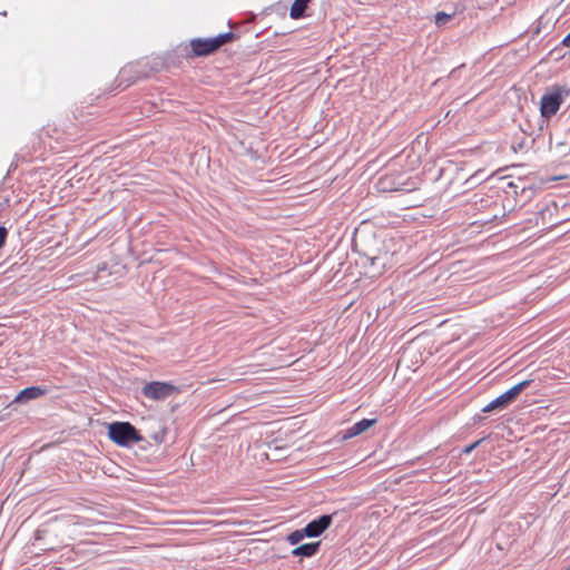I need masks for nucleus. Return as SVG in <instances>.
I'll return each instance as SVG.
<instances>
[{"mask_svg":"<svg viewBox=\"0 0 570 570\" xmlns=\"http://www.w3.org/2000/svg\"><path fill=\"white\" fill-rule=\"evenodd\" d=\"M107 435L112 443L127 449H130L135 444L144 441V436L140 431L127 421H115L109 423Z\"/></svg>","mask_w":570,"mask_h":570,"instance_id":"1","label":"nucleus"},{"mask_svg":"<svg viewBox=\"0 0 570 570\" xmlns=\"http://www.w3.org/2000/svg\"><path fill=\"white\" fill-rule=\"evenodd\" d=\"M570 96V89L566 86H552L540 100L541 117L549 119L560 109L562 102Z\"/></svg>","mask_w":570,"mask_h":570,"instance_id":"2","label":"nucleus"},{"mask_svg":"<svg viewBox=\"0 0 570 570\" xmlns=\"http://www.w3.org/2000/svg\"><path fill=\"white\" fill-rule=\"evenodd\" d=\"M532 383V380H523L513 386H511L509 390L493 399L491 402H489L485 406L482 407V413H492V412H501L509 407L511 403H513L518 396L530 386Z\"/></svg>","mask_w":570,"mask_h":570,"instance_id":"3","label":"nucleus"},{"mask_svg":"<svg viewBox=\"0 0 570 570\" xmlns=\"http://www.w3.org/2000/svg\"><path fill=\"white\" fill-rule=\"evenodd\" d=\"M178 391V387L169 382L151 381L142 387V394L154 401H163Z\"/></svg>","mask_w":570,"mask_h":570,"instance_id":"4","label":"nucleus"},{"mask_svg":"<svg viewBox=\"0 0 570 570\" xmlns=\"http://www.w3.org/2000/svg\"><path fill=\"white\" fill-rule=\"evenodd\" d=\"M376 188L382 193L391 191H410L411 187L406 186L404 175L402 174H385L379 177L376 181Z\"/></svg>","mask_w":570,"mask_h":570,"instance_id":"5","label":"nucleus"},{"mask_svg":"<svg viewBox=\"0 0 570 570\" xmlns=\"http://www.w3.org/2000/svg\"><path fill=\"white\" fill-rule=\"evenodd\" d=\"M190 48H186V58L193 59L198 57H208L215 53L216 48L212 37L208 38H194L190 40Z\"/></svg>","mask_w":570,"mask_h":570,"instance_id":"6","label":"nucleus"},{"mask_svg":"<svg viewBox=\"0 0 570 570\" xmlns=\"http://www.w3.org/2000/svg\"><path fill=\"white\" fill-rule=\"evenodd\" d=\"M336 512L331 514H321L320 517L311 520L305 527L304 530L306 532L307 538H318L321 537L332 524L333 518Z\"/></svg>","mask_w":570,"mask_h":570,"instance_id":"7","label":"nucleus"},{"mask_svg":"<svg viewBox=\"0 0 570 570\" xmlns=\"http://www.w3.org/2000/svg\"><path fill=\"white\" fill-rule=\"evenodd\" d=\"M377 422V419H362L338 433L342 441L361 435Z\"/></svg>","mask_w":570,"mask_h":570,"instance_id":"8","label":"nucleus"},{"mask_svg":"<svg viewBox=\"0 0 570 570\" xmlns=\"http://www.w3.org/2000/svg\"><path fill=\"white\" fill-rule=\"evenodd\" d=\"M48 393L46 386L31 385L22 389L13 399L12 403L27 404L32 400H37Z\"/></svg>","mask_w":570,"mask_h":570,"instance_id":"9","label":"nucleus"},{"mask_svg":"<svg viewBox=\"0 0 570 570\" xmlns=\"http://www.w3.org/2000/svg\"><path fill=\"white\" fill-rule=\"evenodd\" d=\"M508 188L515 195L521 196L524 202L530 200L535 191L538 190V187L533 184H529L524 179H518L517 181H509Z\"/></svg>","mask_w":570,"mask_h":570,"instance_id":"10","label":"nucleus"},{"mask_svg":"<svg viewBox=\"0 0 570 570\" xmlns=\"http://www.w3.org/2000/svg\"><path fill=\"white\" fill-rule=\"evenodd\" d=\"M321 546H322V541L303 543V544L296 546L291 551V554L293 557H299V558H312L318 553Z\"/></svg>","mask_w":570,"mask_h":570,"instance_id":"11","label":"nucleus"},{"mask_svg":"<svg viewBox=\"0 0 570 570\" xmlns=\"http://www.w3.org/2000/svg\"><path fill=\"white\" fill-rule=\"evenodd\" d=\"M311 1L312 0H294L289 9V17L295 20L305 17V10Z\"/></svg>","mask_w":570,"mask_h":570,"instance_id":"12","label":"nucleus"},{"mask_svg":"<svg viewBox=\"0 0 570 570\" xmlns=\"http://www.w3.org/2000/svg\"><path fill=\"white\" fill-rule=\"evenodd\" d=\"M305 538H307L306 537V532H305L304 528H302V529H297V530H294L291 533H288L287 537H286V541L291 546H297Z\"/></svg>","mask_w":570,"mask_h":570,"instance_id":"13","label":"nucleus"},{"mask_svg":"<svg viewBox=\"0 0 570 570\" xmlns=\"http://www.w3.org/2000/svg\"><path fill=\"white\" fill-rule=\"evenodd\" d=\"M217 49L225 43L232 41L235 38V33L232 31L222 32L215 37H212Z\"/></svg>","mask_w":570,"mask_h":570,"instance_id":"14","label":"nucleus"},{"mask_svg":"<svg viewBox=\"0 0 570 570\" xmlns=\"http://www.w3.org/2000/svg\"><path fill=\"white\" fill-rule=\"evenodd\" d=\"M452 19V14L444 11H439L434 16V22L438 27L446 24Z\"/></svg>","mask_w":570,"mask_h":570,"instance_id":"15","label":"nucleus"},{"mask_svg":"<svg viewBox=\"0 0 570 570\" xmlns=\"http://www.w3.org/2000/svg\"><path fill=\"white\" fill-rule=\"evenodd\" d=\"M490 438V434L481 438L480 440H476L475 442L471 443V444H468L465 445L462 450H461V454L463 455H468L470 453H472V451H474L482 442H484L485 440H488Z\"/></svg>","mask_w":570,"mask_h":570,"instance_id":"16","label":"nucleus"},{"mask_svg":"<svg viewBox=\"0 0 570 570\" xmlns=\"http://www.w3.org/2000/svg\"><path fill=\"white\" fill-rule=\"evenodd\" d=\"M364 258L366 262H364V265L366 263L370 264V266L372 267H376L377 266V273H380V268H382L384 266V263H381V258L379 256H368V255H364Z\"/></svg>","mask_w":570,"mask_h":570,"instance_id":"17","label":"nucleus"},{"mask_svg":"<svg viewBox=\"0 0 570 570\" xmlns=\"http://www.w3.org/2000/svg\"><path fill=\"white\" fill-rule=\"evenodd\" d=\"M166 433H167V429H166V428H164V429H161L160 431H158V432L154 433V434L151 435V438H153V440L155 441V443L160 444V443H163V442L165 441V435H166Z\"/></svg>","mask_w":570,"mask_h":570,"instance_id":"18","label":"nucleus"},{"mask_svg":"<svg viewBox=\"0 0 570 570\" xmlns=\"http://www.w3.org/2000/svg\"><path fill=\"white\" fill-rule=\"evenodd\" d=\"M8 237V228L3 225H0V249L6 245Z\"/></svg>","mask_w":570,"mask_h":570,"instance_id":"19","label":"nucleus"},{"mask_svg":"<svg viewBox=\"0 0 570 570\" xmlns=\"http://www.w3.org/2000/svg\"><path fill=\"white\" fill-rule=\"evenodd\" d=\"M561 46L570 47V32L562 39Z\"/></svg>","mask_w":570,"mask_h":570,"instance_id":"20","label":"nucleus"},{"mask_svg":"<svg viewBox=\"0 0 570 570\" xmlns=\"http://www.w3.org/2000/svg\"><path fill=\"white\" fill-rule=\"evenodd\" d=\"M483 419H484V417H483L481 414H475V415L473 416V421H474L475 423L481 422Z\"/></svg>","mask_w":570,"mask_h":570,"instance_id":"21","label":"nucleus"},{"mask_svg":"<svg viewBox=\"0 0 570 570\" xmlns=\"http://www.w3.org/2000/svg\"><path fill=\"white\" fill-rule=\"evenodd\" d=\"M523 145H524L523 141L519 142L518 148H520V149L523 148Z\"/></svg>","mask_w":570,"mask_h":570,"instance_id":"22","label":"nucleus"}]
</instances>
